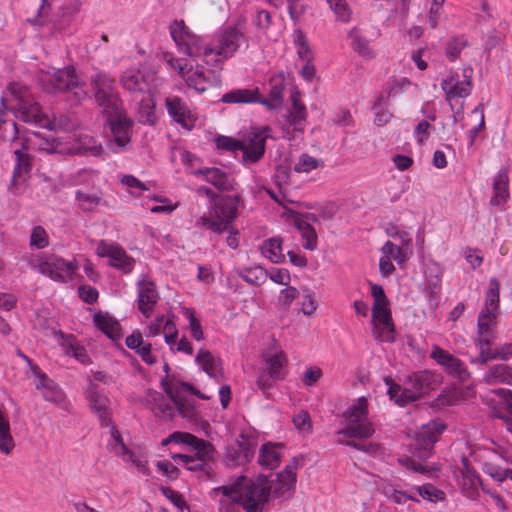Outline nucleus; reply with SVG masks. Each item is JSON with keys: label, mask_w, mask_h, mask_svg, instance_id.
Returning <instances> with one entry per match:
<instances>
[{"label": "nucleus", "mask_w": 512, "mask_h": 512, "mask_svg": "<svg viewBox=\"0 0 512 512\" xmlns=\"http://www.w3.org/2000/svg\"><path fill=\"white\" fill-rule=\"evenodd\" d=\"M297 465V461L292 460L277 474H259L251 479L237 476L213 488L210 496L218 503L220 512H235L237 505H242L246 512H261L268 502L285 496L294 488Z\"/></svg>", "instance_id": "nucleus-1"}, {"label": "nucleus", "mask_w": 512, "mask_h": 512, "mask_svg": "<svg viewBox=\"0 0 512 512\" xmlns=\"http://www.w3.org/2000/svg\"><path fill=\"white\" fill-rule=\"evenodd\" d=\"M169 32L181 53L213 68L220 67L242 45H247V37L237 25H227L211 36L201 37L192 32L183 20H174L169 25Z\"/></svg>", "instance_id": "nucleus-2"}, {"label": "nucleus", "mask_w": 512, "mask_h": 512, "mask_svg": "<svg viewBox=\"0 0 512 512\" xmlns=\"http://www.w3.org/2000/svg\"><path fill=\"white\" fill-rule=\"evenodd\" d=\"M1 103L3 108L0 109V141H13L22 140L18 137L19 130L17 124L8 119L7 103L15 111V116L25 123L34 124L40 128H47L54 130L57 128L69 129L70 125L64 123L66 120L60 117L50 119L43 113L41 106L34 99L30 89L25 84L20 82H12L7 88V93L2 96Z\"/></svg>", "instance_id": "nucleus-3"}, {"label": "nucleus", "mask_w": 512, "mask_h": 512, "mask_svg": "<svg viewBox=\"0 0 512 512\" xmlns=\"http://www.w3.org/2000/svg\"><path fill=\"white\" fill-rule=\"evenodd\" d=\"M42 90L49 94L72 93L76 102L88 97L86 83L82 81L73 66L40 69L35 75Z\"/></svg>", "instance_id": "nucleus-4"}, {"label": "nucleus", "mask_w": 512, "mask_h": 512, "mask_svg": "<svg viewBox=\"0 0 512 512\" xmlns=\"http://www.w3.org/2000/svg\"><path fill=\"white\" fill-rule=\"evenodd\" d=\"M384 382L390 399L405 407L435 389L440 380L438 375L430 371H419L409 375L403 386L395 383L391 377H385Z\"/></svg>", "instance_id": "nucleus-5"}, {"label": "nucleus", "mask_w": 512, "mask_h": 512, "mask_svg": "<svg viewBox=\"0 0 512 512\" xmlns=\"http://www.w3.org/2000/svg\"><path fill=\"white\" fill-rule=\"evenodd\" d=\"M237 216V207L229 200H219L209 210L207 215H202L196 225L210 230L216 235L228 232L227 245L233 249L238 247L237 231L232 222Z\"/></svg>", "instance_id": "nucleus-6"}, {"label": "nucleus", "mask_w": 512, "mask_h": 512, "mask_svg": "<svg viewBox=\"0 0 512 512\" xmlns=\"http://www.w3.org/2000/svg\"><path fill=\"white\" fill-rule=\"evenodd\" d=\"M372 305V333L376 341L393 343L395 341V326L392 320L389 301L381 285L370 283Z\"/></svg>", "instance_id": "nucleus-7"}, {"label": "nucleus", "mask_w": 512, "mask_h": 512, "mask_svg": "<svg viewBox=\"0 0 512 512\" xmlns=\"http://www.w3.org/2000/svg\"><path fill=\"white\" fill-rule=\"evenodd\" d=\"M164 61L170 69L176 71L185 81L189 88L194 89L198 93H203L213 86H218L221 83L220 76L215 71L197 66L195 69L192 66L188 67L186 60L179 59L172 53H164Z\"/></svg>", "instance_id": "nucleus-8"}, {"label": "nucleus", "mask_w": 512, "mask_h": 512, "mask_svg": "<svg viewBox=\"0 0 512 512\" xmlns=\"http://www.w3.org/2000/svg\"><path fill=\"white\" fill-rule=\"evenodd\" d=\"M29 266L44 276L57 282H68L72 279L79 265L75 259L67 261L53 254H37L29 260Z\"/></svg>", "instance_id": "nucleus-9"}, {"label": "nucleus", "mask_w": 512, "mask_h": 512, "mask_svg": "<svg viewBox=\"0 0 512 512\" xmlns=\"http://www.w3.org/2000/svg\"><path fill=\"white\" fill-rule=\"evenodd\" d=\"M269 86V100L261 99L257 89H235L225 93L221 101L228 104L261 103L270 109H275L283 99L284 80L280 76L272 77Z\"/></svg>", "instance_id": "nucleus-10"}, {"label": "nucleus", "mask_w": 512, "mask_h": 512, "mask_svg": "<svg viewBox=\"0 0 512 512\" xmlns=\"http://www.w3.org/2000/svg\"><path fill=\"white\" fill-rule=\"evenodd\" d=\"M368 403L365 397L358 398L344 413L346 427L338 431V441L342 442L341 436L349 438H369L375 430L368 421Z\"/></svg>", "instance_id": "nucleus-11"}, {"label": "nucleus", "mask_w": 512, "mask_h": 512, "mask_svg": "<svg viewBox=\"0 0 512 512\" xmlns=\"http://www.w3.org/2000/svg\"><path fill=\"white\" fill-rule=\"evenodd\" d=\"M163 388L169 397L166 401L161 396L162 402L158 407L161 416L164 418H172L173 411L176 410L183 418L192 419L194 417V406L185 397L190 386L184 382L163 381Z\"/></svg>", "instance_id": "nucleus-12"}, {"label": "nucleus", "mask_w": 512, "mask_h": 512, "mask_svg": "<svg viewBox=\"0 0 512 512\" xmlns=\"http://www.w3.org/2000/svg\"><path fill=\"white\" fill-rule=\"evenodd\" d=\"M94 98L105 115L118 114L123 109L118 93L115 91L113 80L105 73L98 72L91 77Z\"/></svg>", "instance_id": "nucleus-13"}, {"label": "nucleus", "mask_w": 512, "mask_h": 512, "mask_svg": "<svg viewBox=\"0 0 512 512\" xmlns=\"http://www.w3.org/2000/svg\"><path fill=\"white\" fill-rule=\"evenodd\" d=\"M445 424L440 420H431L423 424L416 432L411 443V452L414 458L426 460L431 457L434 444L445 430Z\"/></svg>", "instance_id": "nucleus-14"}, {"label": "nucleus", "mask_w": 512, "mask_h": 512, "mask_svg": "<svg viewBox=\"0 0 512 512\" xmlns=\"http://www.w3.org/2000/svg\"><path fill=\"white\" fill-rule=\"evenodd\" d=\"M106 116L111 130L108 148L116 154L127 151L131 145L132 121L126 117L123 109L118 114Z\"/></svg>", "instance_id": "nucleus-15"}, {"label": "nucleus", "mask_w": 512, "mask_h": 512, "mask_svg": "<svg viewBox=\"0 0 512 512\" xmlns=\"http://www.w3.org/2000/svg\"><path fill=\"white\" fill-rule=\"evenodd\" d=\"M473 69L465 67L463 69L462 79L457 72L450 71L449 74L442 79L441 88L445 93V100L450 104L451 109H454L453 101L456 98L468 97L473 88L472 83Z\"/></svg>", "instance_id": "nucleus-16"}, {"label": "nucleus", "mask_w": 512, "mask_h": 512, "mask_svg": "<svg viewBox=\"0 0 512 512\" xmlns=\"http://www.w3.org/2000/svg\"><path fill=\"white\" fill-rule=\"evenodd\" d=\"M95 253L100 258H107L108 265L124 274H130L135 266V259L128 255L119 244L99 240L96 244Z\"/></svg>", "instance_id": "nucleus-17"}, {"label": "nucleus", "mask_w": 512, "mask_h": 512, "mask_svg": "<svg viewBox=\"0 0 512 512\" xmlns=\"http://www.w3.org/2000/svg\"><path fill=\"white\" fill-rule=\"evenodd\" d=\"M269 132V127L253 130L240 140L239 151L242 152V161L245 165L254 164L264 156Z\"/></svg>", "instance_id": "nucleus-18"}, {"label": "nucleus", "mask_w": 512, "mask_h": 512, "mask_svg": "<svg viewBox=\"0 0 512 512\" xmlns=\"http://www.w3.org/2000/svg\"><path fill=\"white\" fill-rule=\"evenodd\" d=\"M29 150L30 149H24L22 147V142L20 143V147L14 150L15 166L9 186V191L14 195H20L24 192L25 184L30 177L33 157L28 152Z\"/></svg>", "instance_id": "nucleus-19"}, {"label": "nucleus", "mask_w": 512, "mask_h": 512, "mask_svg": "<svg viewBox=\"0 0 512 512\" xmlns=\"http://www.w3.org/2000/svg\"><path fill=\"white\" fill-rule=\"evenodd\" d=\"M256 441L253 437L244 433L226 448L224 455L225 463L230 467L240 466L248 463L254 455Z\"/></svg>", "instance_id": "nucleus-20"}, {"label": "nucleus", "mask_w": 512, "mask_h": 512, "mask_svg": "<svg viewBox=\"0 0 512 512\" xmlns=\"http://www.w3.org/2000/svg\"><path fill=\"white\" fill-rule=\"evenodd\" d=\"M24 149H38L47 153L68 155V141L63 142L60 138L45 137L39 132H29L22 138Z\"/></svg>", "instance_id": "nucleus-21"}, {"label": "nucleus", "mask_w": 512, "mask_h": 512, "mask_svg": "<svg viewBox=\"0 0 512 512\" xmlns=\"http://www.w3.org/2000/svg\"><path fill=\"white\" fill-rule=\"evenodd\" d=\"M33 376L35 377V388L41 393L43 399L48 402L61 405L66 395L59 385L47 374L42 372L39 367H33Z\"/></svg>", "instance_id": "nucleus-22"}, {"label": "nucleus", "mask_w": 512, "mask_h": 512, "mask_svg": "<svg viewBox=\"0 0 512 512\" xmlns=\"http://www.w3.org/2000/svg\"><path fill=\"white\" fill-rule=\"evenodd\" d=\"M481 457L488 460L483 463V469L484 472L490 475L493 479L503 481L508 477V470L497 467L493 462L500 458L508 463H512V449L503 447H499V450L483 449L481 451Z\"/></svg>", "instance_id": "nucleus-23"}, {"label": "nucleus", "mask_w": 512, "mask_h": 512, "mask_svg": "<svg viewBox=\"0 0 512 512\" xmlns=\"http://www.w3.org/2000/svg\"><path fill=\"white\" fill-rule=\"evenodd\" d=\"M431 358L435 360L439 365L445 368V370L453 377L458 378L461 381H465L469 377V372L465 364L448 351L442 349L439 346H435L431 352Z\"/></svg>", "instance_id": "nucleus-24"}, {"label": "nucleus", "mask_w": 512, "mask_h": 512, "mask_svg": "<svg viewBox=\"0 0 512 512\" xmlns=\"http://www.w3.org/2000/svg\"><path fill=\"white\" fill-rule=\"evenodd\" d=\"M455 477L464 496L471 500L478 498L480 494L479 487L481 485V481L475 470L469 466L465 458L462 461V467L455 472Z\"/></svg>", "instance_id": "nucleus-25"}, {"label": "nucleus", "mask_w": 512, "mask_h": 512, "mask_svg": "<svg viewBox=\"0 0 512 512\" xmlns=\"http://www.w3.org/2000/svg\"><path fill=\"white\" fill-rule=\"evenodd\" d=\"M137 303L139 311L146 317H150L158 302L159 294L154 282L143 277L137 283Z\"/></svg>", "instance_id": "nucleus-26"}, {"label": "nucleus", "mask_w": 512, "mask_h": 512, "mask_svg": "<svg viewBox=\"0 0 512 512\" xmlns=\"http://www.w3.org/2000/svg\"><path fill=\"white\" fill-rule=\"evenodd\" d=\"M86 397L89 402L90 408L97 414L101 426H110L111 412H110V400L109 398L101 393L95 385H91L86 391Z\"/></svg>", "instance_id": "nucleus-27"}, {"label": "nucleus", "mask_w": 512, "mask_h": 512, "mask_svg": "<svg viewBox=\"0 0 512 512\" xmlns=\"http://www.w3.org/2000/svg\"><path fill=\"white\" fill-rule=\"evenodd\" d=\"M510 197L509 174L507 168H501L492 183L490 205L502 209Z\"/></svg>", "instance_id": "nucleus-28"}, {"label": "nucleus", "mask_w": 512, "mask_h": 512, "mask_svg": "<svg viewBox=\"0 0 512 512\" xmlns=\"http://www.w3.org/2000/svg\"><path fill=\"white\" fill-rule=\"evenodd\" d=\"M170 117L186 129L194 125L195 118L186 103L177 96L168 97L165 101Z\"/></svg>", "instance_id": "nucleus-29"}, {"label": "nucleus", "mask_w": 512, "mask_h": 512, "mask_svg": "<svg viewBox=\"0 0 512 512\" xmlns=\"http://www.w3.org/2000/svg\"><path fill=\"white\" fill-rule=\"evenodd\" d=\"M195 362L210 378H213L217 382L223 379L222 361L209 350L201 348L195 356Z\"/></svg>", "instance_id": "nucleus-30"}, {"label": "nucleus", "mask_w": 512, "mask_h": 512, "mask_svg": "<svg viewBox=\"0 0 512 512\" xmlns=\"http://www.w3.org/2000/svg\"><path fill=\"white\" fill-rule=\"evenodd\" d=\"M57 343L62 348L63 352L68 356H73L81 364H87L90 358L82 347L77 338L72 334H65L62 331L55 333Z\"/></svg>", "instance_id": "nucleus-31"}, {"label": "nucleus", "mask_w": 512, "mask_h": 512, "mask_svg": "<svg viewBox=\"0 0 512 512\" xmlns=\"http://www.w3.org/2000/svg\"><path fill=\"white\" fill-rule=\"evenodd\" d=\"M284 447L280 443H264L258 452V464L262 468L273 470L277 468L283 457Z\"/></svg>", "instance_id": "nucleus-32"}, {"label": "nucleus", "mask_w": 512, "mask_h": 512, "mask_svg": "<svg viewBox=\"0 0 512 512\" xmlns=\"http://www.w3.org/2000/svg\"><path fill=\"white\" fill-rule=\"evenodd\" d=\"M479 356L471 359V363L486 364L488 361L501 359L508 360L512 356V344L505 343L499 348H492V341H487L483 346L478 348Z\"/></svg>", "instance_id": "nucleus-33"}, {"label": "nucleus", "mask_w": 512, "mask_h": 512, "mask_svg": "<svg viewBox=\"0 0 512 512\" xmlns=\"http://www.w3.org/2000/svg\"><path fill=\"white\" fill-rule=\"evenodd\" d=\"M498 313L482 309L477 320V339L476 347L484 345L487 341H492L494 338L493 324Z\"/></svg>", "instance_id": "nucleus-34"}, {"label": "nucleus", "mask_w": 512, "mask_h": 512, "mask_svg": "<svg viewBox=\"0 0 512 512\" xmlns=\"http://www.w3.org/2000/svg\"><path fill=\"white\" fill-rule=\"evenodd\" d=\"M150 78L152 75L145 76L141 71L136 69H127L121 76V84L124 89L130 92L144 93L149 91Z\"/></svg>", "instance_id": "nucleus-35"}, {"label": "nucleus", "mask_w": 512, "mask_h": 512, "mask_svg": "<svg viewBox=\"0 0 512 512\" xmlns=\"http://www.w3.org/2000/svg\"><path fill=\"white\" fill-rule=\"evenodd\" d=\"M68 155H91L100 157L103 154V147L95 138L89 135H82L73 143L68 142Z\"/></svg>", "instance_id": "nucleus-36"}, {"label": "nucleus", "mask_w": 512, "mask_h": 512, "mask_svg": "<svg viewBox=\"0 0 512 512\" xmlns=\"http://www.w3.org/2000/svg\"><path fill=\"white\" fill-rule=\"evenodd\" d=\"M195 175H203L204 179L218 188L219 190L228 191L232 189L231 176L221 168L211 167L205 169H197L191 172Z\"/></svg>", "instance_id": "nucleus-37"}, {"label": "nucleus", "mask_w": 512, "mask_h": 512, "mask_svg": "<svg viewBox=\"0 0 512 512\" xmlns=\"http://www.w3.org/2000/svg\"><path fill=\"white\" fill-rule=\"evenodd\" d=\"M93 323L97 329L102 331L111 339H118L120 337V324L108 312L98 311L93 316Z\"/></svg>", "instance_id": "nucleus-38"}, {"label": "nucleus", "mask_w": 512, "mask_h": 512, "mask_svg": "<svg viewBox=\"0 0 512 512\" xmlns=\"http://www.w3.org/2000/svg\"><path fill=\"white\" fill-rule=\"evenodd\" d=\"M486 384H507L512 386V368L506 364H495L488 368L483 375Z\"/></svg>", "instance_id": "nucleus-39"}, {"label": "nucleus", "mask_w": 512, "mask_h": 512, "mask_svg": "<svg viewBox=\"0 0 512 512\" xmlns=\"http://www.w3.org/2000/svg\"><path fill=\"white\" fill-rule=\"evenodd\" d=\"M15 447L11 434L10 422L7 409L0 404V452L8 455Z\"/></svg>", "instance_id": "nucleus-40"}, {"label": "nucleus", "mask_w": 512, "mask_h": 512, "mask_svg": "<svg viewBox=\"0 0 512 512\" xmlns=\"http://www.w3.org/2000/svg\"><path fill=\"white\" fill-rule=\"evenodd\" d=\"M172 458L180 460L187 470L198 473L201 478L208 479L213 475V467L210 463L201 462L199 459H192L187 457V454H174Z\"/></svg>", "instance_id": "nucleus-41"}, {"label": "nucleus", "mask_w": 512, "mask_h": 512, "mask_svg": "<svg viewBox=\"0 0 512 512\" xmlns=\"http://www.w3.org/2000/svg\"><path fill=\"white\" fill-rule=\"evenodd\" d=\"M109 428L110 439L107 441V449L115 456L122 457V459H130L132 451L123 442L122 436L118 429L110 424Z\"/></svg>", "instance_id": "nucleus-42"}, {"label": "nucleus", "mask_w": 512, "mask_h": 512, "mask_svg": "<svg viewBox=\"0 0 512 512\" xmlns=\"http://www.w3.org/2000/svg\"><path fill=\"white\" fill-rule=\"evenodd\" d=\"M260 251L262 256L270 260L272 263L278 264L285 260V255L282 249V240L278 237L265 240L260 246Z\"/></svg>", "instance_id": "nucleus-43"}, {"label": "nucleus", "mask_w": 512, "mask_h": 512, "mask_svg": "<svg viewBox=\"0 0 512 512\" xmlns=\"http://www.w3.org/2000/svg\"><path fill=\"white\" fill-rule=\"evenodd\" d=\"M348 37L351 39L352 49L357 54L368 59L375 57V52L370 47V41L361 33L358 28H352L348 33Z\"/></svg>", "instance_id": "nucleus-44"}, {"label": "nucleus", "mask_w": 512, "mask_h": 512, "mask_svg": "<svg viewBox=\"0 0 512 512\" xmlns=\"http://www.w3.org/2000/svg\"><path fill=\"white\" fill-rule=\"evenodd\" d=\"M236 273L245 282L255 286L264 284L268 279V270L259 265L238 269Z\"/></svg>", "instance_id": "nucleus-45"}, {"label": "nucleus", "mask_w": 512, "mask_h": 512, "mask_svg": "<svg viewBox=\"0 0 512 512\" xmlns=\"http://www.w3.org/2000/svg\"><path fill=\"white\" fill-rule=\"evenodd\" d=\"M325 165L322 159L315 158L307 153L301 154L294 164V171L297 173H310L314 170L321 169Z\"/></svg>", "instance_id": "nucleus-46"}, {"label": "nucleus", "mask_w": 512, "mask_h": 512, "mask_svg": "<svg viewBox=\"0 0 512 512\" xmlns=\"http://www.w3.org/2000/svg\"><path fill=\"white\" fill-rule=\"evenodd\" d=\"M500 302V283L496 278L489 280L488 289L485 294L484 307L482 309H488V311H499Z\"/></svg>", "instance_id": "nucleus-47"}, {"label": "nucleus", "mask_w": 512, "mask_h": 512, "mask_svg": "<svg viewBox=\"0 0 512 512\" xmlns=\"http://www.w3.org/2000/svg\"><path fill=\"white\" fill-rule=\"evenodd\" d=\"M292 37L299 58L303 61L311 62L313 53L305 34L300 29H297L293 32Z\"/></svg>", "instance_id": "nucleus-48"}, {"label": "nucleus", "mask_w": 512, "mask_h": 512, "mask_svg": "<svg viewBox=\"0 0 512 512\" xmlns=\"http://www.w3.org/2000/svg\"><path fill=\"white\" fill-rule=\"evenodd\" d=\"M411 490H415L424 500L437 503L445 500V492L438 489L434 485L427 483L421 486H412Z\"/></svg>", "instance_id": "nucleus-49"}, {"label": "nucleus", "mask_w": 512, "mask_h": 512, "mask_svg": "<svg viewBox=\"0 0 512 512\" xmlns=\"http://www.w3.org/2000/svg\"><path fill=\"white\" fill-rule=\"evenodd\" d=\"M192 449L193 453L187 455V457L199 459L201 462H207L210 464L215 460L216 451L213 445L206 440H202L199 445H195Z\"/></svg>", "instance_id": "nucleus-50"}, {"label": "nucleus", "mask_w": 512, "mask_h": 512, "mask_svg": "<svg viewBox=\"0 0 512 512\" xmlns=\"http://www.w3.org/2000/svg\"><path fill=\"white\" fill-rule=\"evenodd\" d=\"M286 362L285 356L282 353H275L266 358L268 372L276 380H282L285 377L284 364Z\"/></svg>", "instance_id": "nucleus-51"}, {"label": "nucleus", "mask_w": 512, "mask_h": 512, "mask_svg": "<svg viewBox=\"0 0 512 512\" xmlns=\"http://www.w3.org/2000/svg\"><path fill=\"white\" fill-rule=\"evenodd\" d=\"M120 183L126 187L127 191L134 197H140L143 192L148 191L146 184L131 174L120 176Z\"/></svg>", "instance_id": "nucleus-52"}, {"label": "nucleus", "mask_w": 512, "mask_h": 512, "mask_svg": "<svg viewBox=\"0 0 512 512\" xmlns=\"http://www.w3.org/2000/svg\"><path fill=\"white\" fill-rule=\"evenodd\" d=\"M303 239L302 246L310 251L317 248V234L315 229L306 222H299L297 225Z\"/></svg>", "instance_id": "nucleus-53"}, {"label": "nucleus", "mask_w": 512, "mask_h": 512, "mask_svg": "<svg viewBox=\"0 0 512 512\" xmlns=\"http://www.w3.org/2000/svg\"><path fill=\"white\" fill-rule=\"evenodd\" d=\"M155 103L151 95L143 96L139 104V114L141 120L149 125H153L156 120Z\"/></svg>", "instance_id": "nucleus-54"}, {"label": "nucleus", "mask_w": 512, "mask_h": 512, "mask_svg": "<svg viewBox=\"0 0 512 512\" xmlns=\"http://www.w3.org/2000/svg\"><path fill=\"white\" fill-rule=\"evenodd\" d=\"M203 439H200L190 433L187 432H174L169 437L165 438L162 441V445L166 446L169 443H175V444H184L187 446H190L193 448L195 445H199V443Z\"/></svg>", "instance_id": "nucleus-55"}, {"label": "nucleus", "mask_w": 512, "mask_h": 512, "mask_svg": "<svg viewBox=\"0 0 512 512\" xmlns=\"http://www.w3.org/2000/svg\"><path fill=\"white\" fill-rule=\"evenodd\" d=\"M468 42L464 36H457L451 38L446 46L445 54L446 57L454 62L460 56L462 50L467 46Z\"/></svg>", "instance_id": "nucleus-56"}, {"label": "nucleus", "mask_w": 512, "mask_h": 512, "mask_svg": "<svg viewBox=\"0 0 512 512\" xmlns=\"http://www.w3.org/2000/svg\"><path fill=\"white\" fill-rule=\"evenodd\" d=\"M383 494L386 496L388 500L395 504H404L408 500L416 501L418 502V499L415 498L413 495H411L408 492L398 490L394 488L392 485H386L383 487Z\"/></svg>", "instance_id": "nucleus-57"}, {"label": "nucleus", "mask_w": 512, "mask_h": 512, "mask_svg": "<svg viewBox=\"0 0 512 512\" xmlns=\"http://www.w3.org/2000/svg\"><path fill=\"white\" fill-rule=\"evenodd\" d=\"M405 247H400L391 241H386L381 248L383 255L395 260L398 264H404L407 260V255L404 251Z\"/></svg>", "instance_id": "nucleus-58"}, {"label": "nucleus", "mask_w": 512, "mask_h": 512, "mask_svg": "<svg viewBox=\"0 0 512 512\" xmlns=\"http://www.w3.org/2000/svg\"><path fill=\"white\" fill-rule=\"evenodd\" d=\"M336 18L344 23L351 19L352 11L346 0H326Z\"/></svg>", "instance_id": "nucleus-59"}, {"label": "nucleus", "mask_w": 512, "mask_h": 512, "mask_svg": "<svg viewBox=\"0 0 512 512\" xmlns=\"http://www.w3.org/2000/svg\"><path fill=\"white\" fill-rule=\"evenodd\" d=\"M75 197L80 208L85 211L93 210L100 203V197L96 193L78 190Z\"/></svg>", "instance_id": "nucleus-60"}, {"label": "nucleus", "mask_w": 512, "mask_h": 512, "mask_svg": "<svg viewBox=\"0 0 512 512\" xmlns=\"http://www.w3.org/2000/svg\"><path fill=\"white\" fill-rule=\"evenodd\" d=\"M387 104L385 100V95H380L373 105V109L377 110L375 113L374 122L378 126H383L387 124L392 116V114L384 109V106Z\"/></svg>", "instance_id": "nucleus-61"}, {"label": "nucleus", "mask_w": 512, "mask_h": 512, "mask_svg": "<svg viewBox=\"0 0 512 512\" xmlns=\"http://www.w3.org/2000/svg\"><path fill=\"white\" fill-rule=\"evenodd\" d=\"M293 424L297 431L302 435L310 434L312 431V421L310 414L305 411L301 410L297 414L293 416Z\"/></svg>", "instance_id": "nucleus-62"}, {"label": "nucleus", "mask_w": 512, "mask_h": 512, "mask_svg": "<svg viewBox=\"0 0 512 512\" xmlns=\"http://www.w3.org/2000/svg\"><path fill=\"white\" fill-rule=\"evenodd\" d=\"M30 246L36 249H44L49 246V236L42 226L33 227L30 235Z\"/></svg>", "instance_id": "nucleus-63"}, {"label": "nucleus", "mask_w": 512, "mask_h": 512, "mask_svg": "<svg viewBox=\"0 0 512 512\" xmlns=\"http://www.w3.org/2000/svg\"><path fill=\"white\" fill-rule=\"evenodd\" d=\"M184 314L188 320L189 329H190L192 337L196 341L204 340V332L202 329V325H201L200 321L196 318L194 311L192 309L186 308L184 311Z\"/></svg>", "instance_id": "nucleus-64"}]
</instances>
